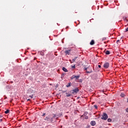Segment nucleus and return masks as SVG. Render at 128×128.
<instances>
[{
  "instance_id": "bb28decb",
  "label": "nucleus",
  "mask_w": 128,
  "mask_h": 128,
  "mask_svg": "<svg viewBox=\"0 0 128 128\" xmlns=\"http://www.w3.org/2000/svg\"><path fill=\"white\" fill-rule=\"evenodd\" d=\"M0 118H2V115H0Z\"/></svg>"
},
{
  "instance_id": "b1692460",
  "label": "nucleus",
  "mask_w": 128,
  "mask_h": 128,
  "mask_svg": "<svg viewBox=\"0 0 128 128\" xmlns=\"http://www.w3.org/2000/svg\"><path fill=\"white\" fill-rule=\"evenodd\" d=\"M116 42H117V44H118V42H120V40H118L116 41Z\"/></svg>"
},
{
  "instance_id": "412c9836",
  "label": "nucleus",
  "mask_w": 128,
  "mask_h": 128,
  "mask_svg": "<svg viewBox=\"0 0 128 128\" xmlns=\"http://www.w3.org/2000/svg\"><path fill=\"white\" fill-rule=\"evenodd\" d=\"M76 68V65H74V66H72V68Z\"/></svg>"
},
{
  "instance_id": "c756f323",
  "label": "nucleus",
  "mask_w": 128,
  "mask_h": 128,
  "mask_svg": "<svg viewBox=\"0 0 128 128\" xmlns=\"http://www.w3.org/2000/svg\"><path fill=\"white\" fill-rule=\"evenodd\" d=\"M27 100H30V99H28Z\"/></svg>"
},
{
  "instance_id": "aec40b11",
  "label": "nucleus",
  "mask_w": 128,
  "mask_h": 128,
  "mask_svg": "<svg viewBox=\"0 0 128 128\" xmlns=\"http://www.w3.org/2000/svg\"><path fill=\"white\" fill-rule=\"evenodd\" d=\"M94 108H98V106L94 105Z\"/></svg>"
},
{
  "instance_id": "2eb2a0df",
  "label": "nucleus",
  "mask_w": 128,
  "mask_h": 128,
  "mask_svg": "<svg viewBox=\"0 0 128 128\" xmlns=\"http://www.w3.org/2000/svg\"><path fill=\"white\" fill-rule=\"evenodd\" d=\"M108 122H112V119H110V118H108Z\"/></svg>"
},
{
  "instance_id": "39448f33",
  "label": "nucleus",
  "mask_w": 128,
  "mask_h": 128,
  "mask_svg": "<svg viewBox=\"0 0 128 128\" xmlns=\"http://www.w3.org/2000/svg\"><path fill=\"white\" fill-rule=\"evenodd\" d=\"M104 68H108L110 66V64L106 62L104 64Z\"/></svg>"
},
{
  "instance_id": "7ed1b4c3",
  "label": "nucleus",
  "mask_w": 128,
  "mask_h": 128,
  "mask_svg": "<svg viewBox=\"0 0 128 128\" xmlns=\"http://www.w3.org/2000/svg\"><path fill=\"white\" fill-rule=\"evenodd\" d=\"M76 92H78V88H76L73 90L71 92V93H72V94H76Z\"/></svg>"
},
{
  "instance_id": "0eeeda50",
  "label": "nucleus",
  "mask_w": 128,
  "mask_h": 128,
  "mask_svg": "<svg viewBox=\"0 0 128 128\" xmlns=\"http://www.w3.org/2000/svg\"><path fill=\"white\" fill-rule=\"evenodd\" d=\"M91 126H96V122L94 121H92L90 122Z\"/></svg>"
},
{
  "instance_id": "4468645a",
  "label": "nucleus",
  "mask_w": 128,
  "mask_h": 128,
  "mask_svg": "<svg viewBox=\"0 0 128 128\" xmlns=\"http://www.w3.org/2000/svg\"><path fill=\"white\" fill-rule=\"evenodd\" d=\"M5 114H8V112H10V110H6V111H5Z\"/></svg>"
},
{
  "instance_id": "f3484780",
  "label": "nucleus",
  "mask_w": 128,
  "mask_h": 128,
  "mask_svg": "<svg viewBox=\"0 0 128 128\" xmlns=\"http://www.w3.org/2000/svg\"><path fill=\"white\" fill-rule=\"evenodd\" d=\"M86 72L88 74H91V72H92V70H90V72L87 71Z\"/></svg>"
},
{
  "instance_id": "20e7f679",
  "label": "nucleus",
  "mask_w": 128,
  "mask_h": 128,
  "mask_svg": "<svg viewBox=\"0 0 128 128\" xmlns=\"http://www.w3.org/2000/svg\"><path fill=\"white\" fill-rule=\"evenodd\" d=\"M74 78H76V80H78V78H80V76H74L73 75L72 77H71V80H74Z\"/></svg>"
},
{
  "instance_id": "f257e3e1",
  "label": "nucleus",
  "mask_w": 128,
  "mask_h": 128,
  "mask_svg": "<svg viewBox=\"0 0 128 128\" xmlns=\"http://www.w3.org/2000/svg\"><path fill=\"white\" fill-rule=\"evenodd\" d=\"M56 118V115H54L52 117V116H46L44 120H47V122H52L54 120V118Z\"/></svg>"
},
{
  "instance_id": "f03ea898",
  "label": "nucleus",
  "mask_w": 128,
  "mask_h": 128,
  "mask_svg": "<svg viewBox=\"0 0 128 128\" xmlns=\"http://www.w3.org/2000/svg\"><path fill=\"white\" fill-rule=\"evenodd\" d=\"M108 114L106 113H104L101 118L104 120H108Z\"/></svg>"
},
{
  "instance_id": "a878e982",
  "label": "nucleus",
  "mask_w": 128,
  "mask_h": 128,
  "mask_svg": "<svg viewBox=\"0 0 128 128\" xmlns=\"http://www.w3.org/2000/svg\"><path fill=\"white\" fill-rule=\"evenodd\" d=\"M98 67L100 68H101L100 65H98Z\"/></svg>"
},
{
  "instance_id": "4be33fe9",
  "label": "nucleus",
  "mask_w": 128,
  "mask_h": 128,
  "mask_svg": "<svg viewBox=\"0 0 128 128\" xmlns=\"http://www.w3.org/2000/svg\"><path fill=\"white\" fill-rule=\"evenodd\" d=\"M126 112H128V108L126 109Z\"/></svg>"
},
{
  "instance_id": "6e6552de",
  "label": "nucleus",
  "mask_w": 128,
  "mask_h": 128,
  "mask_svg": "<svg viewBox=\"0 0 128 128\" xmlns=\"http://www.w3.org/2000/svg\"><path fill=\"white\" fill-rule=\"evenodd\" d=\"M70 50H68L65 51V53L66 54H70Z\"/></svg>"
},
{
  "instance_id": "9b49d317",
  "label": "nucleus",
  "mask_w": 128,
  "mask_h": 128,
  "mask_svg": "<svg viewBox=\"0 0 128 128\" xmlns=\"http://www.w3.org/2000/svg\"><path fill=\"white\" fill-rule=\"evenodd\" d=\"M105 54H110V51H108V50H106V51L105 52Z\"/></svg>"
},
{
  "instance_id": "cd10ccee",
  "label": "nucleus",
  "mask_w": 128,
  "mask_h": 128,
  "mask_svg": "<svg viewBox=\"0 0 128 128\" xmlns=\"http://www.w3.org/2000/svg\"><path fill=\"white\" fill-rule=\"evenodd\" d=\"M88 70V68H85V70Z\"/></svg>"
},
{
  "instance_id": "5701e85b",
  "label": "nucleus",
  "mask_w": 128,
  "mask_h": 128,
  "mask_svg": "<svg viewBox=\"0 0 128 128\" xmlns=\"http://www.w3.org/2000/svg\"><path fill=\"white\" fill-rule=\"evenodd\" d=\"M30 96V98H32V96H32V95H31Z\"/></svg>"
},
{
  "instance_id": "a211bd4d",
  "label": "nucleus",
  "mask_w": 128,
  "mask_h": 128,
  "mask_svg": "<svg viewBox=\"0 0 128 128\" xmlns=\"http://www.w3.org/2000/svg\"><path fill=\"white\" fill-rule=\"evenodd\" d=\"M106 40V37H104L102 38V40Z\"/></svg>"
},
{
  "instance_id": "ddd939ff",
  "label": "nucleus",
  "mask_w": 128,
  "mask_h": 128,
  "mask_svg": "<svg viewBox=\"0 0 128 128\" xmlns=\"http://www.w3.org/2000/svg\"><path fill=\"white\" fill-rule=\"evenodd\" d=\"M76 58H78V57H75L74 59H72V62H74L76 60Z\"/></svg>"
},
{
  "instance_id": "6ab92c4d",
  "label": "nucleus",
  "mask_w": 128,
  "mask_h": 128,
  "mask_svg": "<svg viewBox=\"0 0 128 128\" xmlns=\"http://www.w3.org/2000/svg\"><path fill=\"white\" fill-rule=\"evenodd\" d=\"M85 118L86 120H88V116H86L85 118Z\"/></svg>"
},
{
  "instance_id": "dca6fc26",
  "label": "nucleus",
  "mask_w": 128,
  "mask_h": 128,
  "mask_svg": "<svg viewBox=\"0 0 128 128\" xmlns=\"http://www.w3.org/2000/svg\"><path fill=\"white\" fill-rule=\"evenodd\" d=\"M67 88L70 86V83H68V85L66 86Z\"/></svg>"
},
{
  "instance_id": "c85d7f7f",
  "label": "nucleus",
  "mask_w": 128,
  "mask_h": 128,
  "mask_svg": "<svg viewBox=\"0 0 128 128\" xmlns=\"http://www.w3.org/2000/svg\"><path fill=\"white\" fill-rule=\"evenodd\" d=\"M0 122H2V120H0Z\"/></svg>"
},
{
  "instance_id": "9d476101",
  "label": "nucleus",
  "mask_w": 128,
  "mask_h": 128,
  "mask_svg": "<svg viewBox=\"0 0 128 128\" xmlns=\"http://www.w3.org/2000/svg\"><path fill=\"white\" fill-rule=\"evenodd\" d=\"M66 96H68V97L70 96H72V94H68L67 93V92L66 93Z\"/></svg>"
},
{
  "instance_id": "1a4fd4ad",
  "label": "nucleus",
  "mask_w": 128,
  "mask_h": 128,
  "mask_svg": "<svg viewBox=\"0 0 128 128\" xmlns=\"http://www.w3.org/2000/svg\"><path fill=\"white\" fill-rule=\"evenodd\" d=\"M94 44V40H92L90 42V44L91 46H92Z\"/></svg>"
},
{
  "instance_id": "f8f14e48",
  "label": "nucleus",
  "mask_w": 128,
  "mask_h": 128,
  "mask_svg": "<svg viewBox=\"0 0 128 128\" xmlns=\"http://www.w3.org/2000/svg\"><path fill=\"white\" fill-rule=\"evenodd\" d=\"M120 96L122 98H124V94L122 93Z\"/></svg>"
},
{
  "instance_id": "423d86ee",
  "label": "nucleus",
  "mask_w": 128,
  "mask_h": 128,
  "mask_svg": "<svg viewBox=\"0 0 128 128\" xmlns=\"http://www.w3.org/2000/svg\"><path fill=\"white\" fill-rule=\"evenodd\" d=\"M62 70H64V72H68V69H66V68L63 67Z\"/></svg>"
},
{
  "instance_id": "393cba45",
  "label": "nucleus",
  "mask_w": 128,
  "mask_h": 128,
  "mask_svg": "<svg viewBox=\"0 0 128 128\" xmlns=\"http://www.w3.org/2000/svg\"><path fill=\"white\" fill-rule=\"evenodd\" d=\"M46 116V113H44L42 114V116Z\"/></svg>"
}]
</instances>
